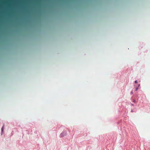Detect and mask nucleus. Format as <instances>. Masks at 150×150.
Masks as SVG:
<instances>
[{"instance_id":"2","label":"nucleus","mask_w":150,"mask_h":150,"mask_svg":"<svg viewBox=\"0 0 150 150\" xmlns=\"http://www.w3.org/2000/svg\"><path fill=\"white\" fill-rule=\"evenodd\" d=\"M138 87H137V88H136L135 91H137L138 90Z\"/></svg>"},{"instance_id":"4","label":"nucleus","mask_w":150,"mask_h":150,"mask_svg":"<svg viewBox=\"0 0 150 150\" xmlns=\"http://www.w3.org/2000/svg\"><path fill=\"white\" fill-rule=\"evenodd\" d=\"M131 93H132V92H131Z\"/></svg>"},{"instance_id":"1","label":"nucleus","mask_w":150,"mask_h":150,"mask_svg":"<svg viewBox=\"0 0 150 150\" xmlns=\"http://www.w3.org/2000/svg\"><path fill=\"white\" fill-rule=\"evenodd\" d=\"M4 125L2 127L1 129V132L2 133L3 132L4 130Z\"/></svg>"},{"instance_id":"3","label":"nucleus","mask_w":150,"mask_h":150,"mask_svg":"<svg viewBox=\"0 0 150 150\" xmlns=\"http://www.w3.org/2000/svg\"><path fill=\"white\" fill-rule=\"evenodd\" d=\"M134 82L135 83H137V80H136L135 81H134Z\"/></svg>"}]
</instances>
